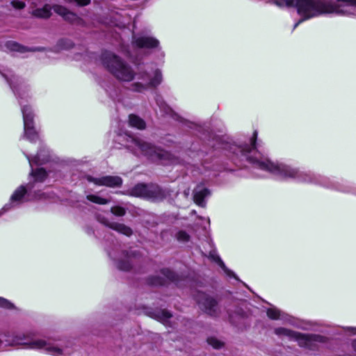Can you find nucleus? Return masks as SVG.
Wrapping results in <instances>:
<instances>
[{
  "label": "nucleus",
  "mask_w": 356,
  "mask_h": 356,
  "mask_svg": "<svg viewBox=\"0 0 356 356\" xmlns=\"http://www.w3.org/2000/svg\"><path fill=\"white\" fill-rule=\"evenodd\" d=\"M86 198L88 200L98 204H106L110 202L108 199H105L95 195H88Z\"/></svg>",
  "instance_id": "obj_29"
},
{
  "label": "nucleus",
  "mask_w": 356,
  "mask_h": 356,
  "mask_svg": "<svg viewBox=\"0 0 356 356\" xmlns=\"http://www.w3.org/2000/svg\"><path fill=\"white\" fill-rule=\"evenodd\" d=\"M124 259H120L117 262V268L120 270L129 271L133 267L132 259L137 258L140 256L139 252L136 250H128L124 251L123 253Z\"/></svg>",
  "instance_id": "obj_16"
},
{
  "label": "nucleus",
  "mask_w": 356,
  "mask_h": 356,
  "mask_svg": "<svg viewBox=\"0 0 356 356\" xmlns=\"http://www.w3.org/2000/svg\"><path fill=\"white\" fill-rule=\"evenodd\" d=\"M24 118V136L31 142H35L38 138V134L35 131L33 123L34 115L30 106H22Z\"/></svg>",
  "instance_id": "obj_10"
},
{
  "label": "nucleus",
  "mask_w": 356,
  "mask_h": 356,
  "mask_svg": "<svg viewBox=\"0 0 356 356\" xmlns=\"http://www.w3.org/2000/svg\"><path fill=\"white\" fill-rule=\"evenodd\" d=\"M101 61L104 67L120 81L130 82L136 75L129 64L111 51L102 52Z\"/></svg>",
  "instance_id": "obj_3"
},
{
  "label": "nucleus",
  "mask_w": 356,
  "mask_h": 356,
  "mask_svg": "<svg viewBox=\"0 0 356 356\" xmlns=\"http://www.w3.org/2000/svg\"><path fill=\"white\" fill-rule=\"evenodd\" d=\"M177 239L180 242H186L190 239V236L185 231H179L176 234Z\"/></svg>",
  "instance_id": "obj_35"
},
{
  "label": "nucleus",
  "mask_w": 356,
  "mask_h": 356,
  "mask_svg": "<svg viewBox=\"0 0 356 356\" xmlns=\"http://www.w3.org/2000/svg\"><path fill=\"white\" fill-rule=\"evenodd\" d=\"M96 219L101 224L107 227H109L110 229L118 232L119 234L129 237L134 233L132 229L130 227L120 222H110L107 218L101 214H97L96 216Z\"/></svg>",
  "instance_id": "obj_12"
},
{
  "label": "nucleus",
  "mask_w": 356,
  "mask_h": 356,
  "mask_svg": "<svg viewBox=\"0 0 356 356\" xmlns=\"http://www.w3.org/2000/svg\"><path fill=\"white\" fill-rule=\"evenodd\" d=\"M6 47L10 49L11 51H19L21 53H24L26 51H44L45 50L44 47H33V48H28L25 46L21 45L15 42H8L6 44Z\"/></svg>",
  "instance_id": "obj_21"
},
{
  "label": "nucleus",
  "mask_w": 356,
  "mask_h": 356,
  "mask_svg": "<svg viewBox=\"0 0 356 356\" xmlns=\"http://www.w3.org/2000/svg\"><path fill=\"white\" fill-rule=\"evenodd\" d=\"M34 187L33 183H29L26 186L23 185L20 186L17 188L13 194L10 197V203L6 204L3 209L2 211H0V216L13 207V203L18 202L20 204L22 202L23 197L27 193L28 190H31Z\"/></svg>",
  "instance_id": "obj_14"
},
{
  "label": "nucleus",
  "mask_w": 356,
  "mask_h": 356,
  "mask_svg": "<svg viewBox=\"0 0 356 356\" xmlns=\"http://www.w3.org/2000/svg\"><path fill=\"white\" fill-rule=\"evenodd\" d=\"M87 180L98 186H105L111 188L120 187L122 184V179L119 176L108 175L99 178L88 176Z\"/></svg>",
  "instance_id": "obj_13"
},
{
  "label": "nucleus",
  "mask_w": 356,
  "mask_h": 356,
  "mask_svg": "<svg viewBox=\"0 0 356 356\" xmlns=\"http://www.w3.org/2000/svg\"><path fill=\"white\" fill-rule=\"evenodd\" d=\"M10 4L17 10H22L26 7V3L24 1L19 0H13L10 2Z\"/></svg>",
  "instance_id": "obj_38"
},
{
  "label": "nucleus",
  "mask_w": 356,
  "mask_h": 356,
  "mask_svg": "<svg viewBox=\"0 0 356 356\" xmlns=\"http://www.w3.org/2000/svg\"><path fill=\"white\" fill-rule=\"evenodd\" d=\"M267 316L273 319V320H277L279 318L280 316V312L276 308H270L266 312Z\"/></svg>",
  "instance_id": "obj_34"
},
{
  "label": "nucleus",
  "mask_w": 356,
  "mask_h": 356,
  "mask_svg": "<svg viewBox=\"0 0 356 356\" xmlns=\"http://www.w3.org/2000/svg\"><path fill=\"white\" fill-rule=\"evenodd\" d=\"M150 316L165 323L172 317V314L166 309H156L151 312Z\"/></svg>",
  "instance_id": "obj_23"
},
{
  "label": "nucleus",
  "mask_w": 356,
  "mask_h": 356,
  "mask_svg": "<svg viewBox=\"0 0 356 356\" xmlns=\"http://www.w3.org/2000/svg\"><path fill=\"white\" fill-rule=\"evenodd\" d=\"M161 273L164 277L160 275H152L147 278V284L152 286H165L168 282H172L178 285L179 277L174 271L169 268L161 270Z\"/></svg>",
  "instance_id": "obj_11"
},
{
  "label": "nucleus",
  "mask_w": 356,
  "mask_h": 356,
  "mask_svg": "<svg viewBox=\"0 0 356 356\" xmlns=\"http://www.w3.org/2000/svg\"><path fill=\"white\" fill-rule=\"evenodd\" d=\"M53 9L56 13L61 16L64 20L70 23L77 25H81L83 23V21L81 17L65 6L56 4L53 6Z\"/></svg>",
  "instance_id": "obj_15"
},
{
  "label": "nucleus",
  "mask_w": 356,
  "mask_h": 356,
  "mask_svg": "<svg viewBox=\"0 0 356 356\" xmlns=\"http://www.w3.org/2000/svg\"><path fill=\"white\" fill-rule=\"evenodd\" d=\"M74 47V43L69 39H60L57 42L59 49H70Z\"/></svg>",
  "instance_id": "obj_30"
},
{
  "label": "nucleus",
  "mask_w": 356,
  "mask_h": 356,
  "mask_svg": "<svg viewBox=\"0 0 356 356\" xmlns=\"http://www.w3.org/2000/svg\"><path fill=\"white\" fill-rule=\"evenodd\" d=\"M156 104L161 108L162 111H163L165 114L170 115L172 118L181 121L182 122L186 123V124L190 127L193 128L195 124L193 122H188L185 120H184L182 118H181L177 113H176L172 108L168 105L164 100L161 98V97H158L156 99Z\"/></svg>",
  "instance_id": "obj_18"
},
{
  "label": "nucleus",
  "mask_w": 356,
  "mask_h": 356,
  "mask_svg": "<svg viewBox=\"0 0 356 356\" xmlns=\"http://www.w3.org/2000/svg\"><path fill=\"white\" fill-rule=\"evenodd\" d=\"M125 140L127 149L135 154L139 150L143 155L153 162H159L163 165L173 164L177 162V159L170 152L141 138L126 135Z\"/></svg>",
  "instance_id": "obj_2"
},
{
  "label": "nucleus",
  "mask_w": 356,
  "mask_h": 356,
  "mask_svg": "<svg viewBox=\"0 0 356 356\" xmlns=\"http://www.w3.org/2000/svg\"><path fill=\"white\" fill-rule=\"evenodd\" d=\"M111 212L115 216L122 217L126 214V209L120 206H114L111 208Z\"/></svg>",
  "instance_id": "obj_32"
},
{
  "label": "nucleus",
  "mask_w": 356,
  "mask_h": 356,
  "mask_svg": "<svg viewBox=\"0 0 356 356\" xmlns=\"http://www.w3.org/2000/svg\"><path fill=\"white\" fill-rule=\"evenodd\" d=\"M274 332L278 336L284 335L289 338H294L298 341L300 346L310 350L316 349L318 343L326 342V337L323 336L313 334H301L284 327L276 328Z\"/></svg>",
  "instance_id": "obj_6"
},
{
  "label": "nucleus",
  "mask_w": 356,
  "mask_h": 356,
  "mask_svg": "<svg viewBox=\"0 0 356 356\" xmlns=\"http://www.w3.org/2000/svg\"><path fill=\"white\" fill-rule=\"evenodd\" d=\"M211 194L210 191L206 188L197 187L193 191V200L194 202L201 207H206L205 198Z\"/></svg>",
  "instance_id": "obj_19"
},
{
  "label": "nucleus",
  "mask_w": 356,
  "mask_h": 356,
  "mask_svg": "<svg viewBox=\"0 0 356 356\" xmlns=\"http://www.w3.org/2000/svg\"><path fill=\"white\" fill-rule=\"evenodd\" d=\"M353 347L354 350L356 352V339L353 343Z\"/></svg>",
  "instance_id": "obj_41"
},
{
  "label": "nucleus",
  "mask_w": 356,
  "mask_h": 356,
  "mask_svg": "<svg viewBox=\"0 0 356 356\" xmlns=\"http://www.w3.org/2000/svg\"><path fill=\"white\" fill-rule=\"evenodd\" d=\"M229 321L232 324L238 326L241 321L248 317L247 313L240 307H236L234 311L227 310Z\"/></svg>",
  "instance_id": "obj_20"
},
{
  "label": "nucleus",
  "mask_w": 356,
  "mask_h": 356,
  "mask_svg": "<svg viewBox=\"0 0 356 356\" xmlns=\"http://www.w3.org/2000/svg\"><path fill=\"white\" fill-rule=\"evenodd\" d=\"M1 74L6 79L11 89L17 95L18 92V86L22 83V79L15 74H12L10 77H8L7 75L3 73Z\"/></svg>",
  "instance_id": "obj_25"
},
{
  "label": "nucleus",
  "mask_w": 356,
  "mask_h": 356,
  "mask_svg": "<svg viewBox=\"0 0 356 356\" xmlns=\"http://www.w3.org/2000/svg\"><path fill=\"white\" fill-rule=\"evenodd\" d=\"M211 257L221 267L224 272L229 277H235L234 273L229 270L219 256L211 254Z\"/></svg>",
  "instance_id": "obj_27"
},
{
  "label": "nucleus",
  "mask_w": 356,
  "mask_h": 356,
  "mask_svg": "<svg viewBox=\"0 0 356 356\" xmlns=\"http://www.w3.org/2000/svg\"><path fill=\"white\" fill-rule=\"evenodd\" d=\"M257 137V131H254L253 134L252 138L251 140V145H247L245 147L243 148V152L245 153H250L256 147V140Z\"/></svg>",
  "instance_id": "obj_31"
},
{
  "label": "nucleus",
  "mask_w": 356,
  "mask_h": 356,
  "mask_svg": "<svg viewBox=\"0 0 356 356\" xmlns=\"http://www.w3.org/2000/svg\"><path fill=\"white\" fill-rule=\"evenodd\" d=\"M172 191L169 188H163L155 183H140L131 188L128 194L131 196L141 197L153 202H161L171 196Z\"/></svg>",
  "instance_id": "obj_4"
},
{
  "label": "nucleus",
  "mask_w": 356,
  "mask_h": 356,
  "mask_svg": "<svg viewBox=\"0 0 356 356\" xmlns=\"http://www.w3.org/2000/svg\"><path fill=\"white\" fill-rule=\"evenodd\" d=\"M346 330H351V331H353V334H356V327H346Z\"/></svg>",
  "instance_id": "obj_40"
},
{
  "label": "nucleus",
  "mask_w": 356,
  "mask_h": 356,
  "mask_svg": "<svg viewBox=\"0 0 356 356\" xmlns=\"http://www.w3.org/2000/svg\"><path fill=\"white\" fill-rule=\"evenodd\" d=\"M0 307L4 309H13L14 305L7 299L0 297Z\"/></svg>",
  "instance_id": "obj_36"
},
{
  "label": "nucleus",
  "mask_w": 356,
  "mask_h": 356,
  "mask_svg": "<svg viewBox=\"0 0 356 356\" xmlns=\"http://www.w3.org/2000/svg\"><path fill=\"white\" fill-rule=\"evenodd\" d=\"M35 198L36 199H42L46 197V195L43 193H41L40 191H35L34 193Z\"/></svg>",
  "instance_id": "obj_39"
},
{
  "label": "nucleus",
  "mask_w": 356,
  "mask_h": 356,
  "mask_svg": "<svg viewBox=\"0 0 356 356\" xmlns=\"http://www.w3.org/2000/svg\"><path fill=\"white\" fill-rule=\"evenodd\" d=\"M31 175L35 177V181L42 182L47 177V172L44 168H38L35 171L32 170Z\"/></svg>",
  "instance_id": "obj_28"
},
{
  "label": "nucleus",
  "mask_w": 356,
  "mask_h": 356,
  "mask_svg": "<svg viewBox=\"0 0 356 356\" xmlns=\"http://www.w3.org/2000/svg\"><path fill=\"white\" fill-rule=\"evenodd\" d=\"M252 163H256L259 168L267 170L273 174L280 175L284 178H296L302 177L303 181H307V175L300 173L298 169L293 168L284 163H273L266 159L265 161H258L251 159Z\"/></svg>",
  "instance_id": "obj_5"
},
{
  "label": "nucleus",
  "mask_w": 356,
  "mask_h": 356,
  "mask_svg": "<svg viewBox=\"0 0 356 356\" xmlns=\"http://www.w3.org/2000/svg\"><path fill=\"white\" fill-rule=\"evenodd\" d=\"M42 152V150H40L33 159L26 156L31 165H32V163H34L36 165H42L49 160V156H43Z\"/></svg>",
  "instance_id": "obj_26"
},
{
  "label": "nucleus",
  "mask_w": 356,
  "mask_h": 356,
  "mask_svg": "<svg viewBox=\"0 0 356 356\" xmlns=\"http://www.w3.org/2000/svg\"><path fill=\"white\" fill-rule=\"evenodd\" d=\"M280 7H296L302 18L293 26L295 29L306 19L323 14H353L356 9V0H337L335 3L321 0H272Z\"/></svg>",
  "instance_id": "obj_1"
},
{
  "label": "nucleus",
  "mask_w": 356,
  "mask_h": 356,
  "mask_svg": "<svg viewBox=\"0 0 356 356\" xmlns=\"http://www.w3.org/2000/svg\"><path fill=\"white\" fill-rule=\"evenodd\" d=\"M69 3H75L79 6H85L90 3V0H65Z\"/></svg>",
  "instance_id": "obj_37"
},
{
  "label": "nucleus",
  "mask_w": 356,
  "mask_h": 356,
  "mask_svg": "<svg viewBox=\"0 0 356 356\" xmlns=\"http://www.w3.org/2000/svg\"><path fill=\"white\" fill-rule=\"evenodd\" d=\"M51 9H53V6L45 4L42 8L34 9L31 12V15L37 18L49 19L52 14Z\"/></svg>",
  "instance_id": "obj_22"
},
{
  "label": "nucleus",
  "mask_w": 356,
  "mask_h": 356,
  "mask_svg": "<svg viewBox=\"0 0 356 356\" xmlns=\"http://www.w3.org/2000/svg\"><path fill=\"white\" fill-rule=\"evenodd\" d=\"M194 298L203 312L213 318H218L220 316L222 310L219 300L216 296L198 291L194 295Z\"/></svg>",
  "instance_id": "obj_7"
},
{
  "label": "nucleus",
  "mask_w": 356,
  "mask_h": 356,
  "mask_svg": "<svg viewBox=\"0 0 356 356\" xmlns=\"http://www.w3.org/2000/svg\"><path fill=\"white\" fill-rule=\"evenodd\" d=\"M129 124L131 127L140 130L145 129L146 127V123L144 120L135 114H130L129 115Z\"/></svg>",
  "instance_id": "obj_24"
},
{
  "label": "nucleus",
  "mask_w": 356,
  "mask_h": 356,
  "mask_svg": "<svg viewBox=\"0 0 356 356\" xmlns=\"http://www.w3.org/2000/svg\"><path fill=\"white\" fill-rule=\"evenodd\" d=\"M207 342L210 346H213L216 349H220L224 346L223 342L220 341L215 337L208 338Z\"/></svg>",
  "instance_id": "obj_33"
},
{
  "label": "nucleus",
  "mask_w": 356,
  "mask_h": 356,
  "mask_svg": "<svg viewBox=\"0 0 356 356\" xmlns=\"http://www.w3.org/2000/svg\"><path fill=\"white\" fill-rule=\"evenodd\" d=\"M138 79L142 80L143 82H136L131 84V90L134 92H142L148 88H156L163 80L162 74L159 70L155 71L152 78H150L146 72L138 73Z\"/></svg>",
  "instance_id": "obj_9"
},
{
  "label": "nucleus",
  "mask_w": 356,
  "mask_h": 356,
  "mask_svg": "<svg viewBox=\"0 0 356 356\" xmlns=\"http://www.w3.org/2000/svg\"><path fill=\"white\" fill-rule=\"evenodd\" d=\"M132 43L138 48L150 49L156 47L159 44V42L158 40L152 37L134 35Z\"/></svg>",
  "instance_id": "obj_17"
},
{
  "label": "nucleus",
  "mask_w": 356,
  "mask_h": 356,
  "mask_svg": "<svg viewBox=\"0 0 356 356\" xmlns=\"http://www.w3.org/2000/svg\"><path fill=\"white\" fill-rule=\"evenodd\" d=\"M28 337H29L24 334H19L14 335L11 341H8V340L6 341L8 342V345L10 346L22 345L26 348H44L47 352L54 355H59L62 353V350L60 348L48 344L45 341L43 340L24 341V340H27Z\"/></svg>",
  "instance_id": "obj_8"
}]
</instances>
